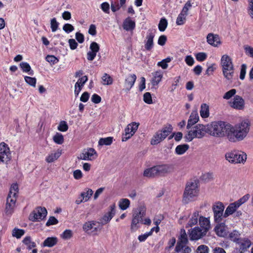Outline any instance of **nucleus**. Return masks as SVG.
<instances>
[{"label":"nucleus","instance_id":"nucleus-1","mask_svg":"<svg viewBox=\"0 0 253 253\" xmlns=\"http://www.w3.org/2000/svg\"><path fill=\"white\" fill-rule=\"evenodd\" d=\"M250 126L248 120L243 121L234 126L230 125L228 139L233 142L244 140L250 131Z\"/></svg>","mask_w":253,"mask_h":253},{"label":"nucleus","instance_id":"nucleus-2","mask_svg":"<svg viewBox=\"0 0 253 253\" xmlns=\"http://www.w3.org/2000/svg\"><path fill=\"white\" fill-rule=\"evenodd\" d=\"M199 183L196 180H191L187 182L183 193V202L188 204L194 201L199 195Z\"/></svg>","mask_w":253,"mask_h":253},{"label":"nucleus","instance_id":"nucleus-3","mask_svg":"<svg viewBox=\"0 0 253 253\" xmlns=\"http://www.w3.org/2000/svg\"><path fill=\"white\" fill-rule=\"evenodd\" d=\"M208 126L209 133L215 137H223L226 136L228 138V133L230 129V125L226 124L223 121L212 122Z\"/></svg>","mask_w":253,"mask_h":253},{"label":"nucleus","instance_id":"nucleus-4","mask_svg":"<svg viewBox=\"0 0 253 253\" xmlns=\"http://www.w3.org/2000/svg\"><path fill=\"white\" fill-rule=\"evenodd\" d=\"M19 191L17 183L11 185L8 194L5 205V212L6 215H11L14 211Z\"/></svg>","mask_w":253,"mask_h":253},{"label":"nucleus","instance_id":"nucleus-5","mask_svg":"<svg viewBox=\"0 0 253 253\" xmlns=\"http://www.w3.org/2000/svg\"><path fill=\"white\" fill-rule=\"evenodd\" d=\"M220 66L224 77L228 81H231L234 75L235 68L231 58L227 54L221 56Z\"/></svg>","mask_w":253,"mask_h":253},{"label":"nucleus","instance_id":"nucleus-6","mask_svg":"<svg viewBox=\"0 0 253 253\" xmlns=\"http://www.w3.org/2000/svg\"><path fill=\"white\" fill-rule=\"evenodd\" d=\"M207 133H209L208 126L197 124L191 128L184 138L186 141L190 142L194 138H203Z\"/></svg>","mask_w":253,"mask_h":253},{"label":"nucleus","instance_id":"nucleus-7","mask_svg":"<svg viewBox=\"0 0 253 253\" xmlns=\"http://www.w3.org/2000/svg\"><path fill=\"white\" fill-rule=\"evenodd\" d=\"M225 159L232 164H244L247 160V154L241 151L233 150L227 152Z\"/></svg>","mask_w":253,"mask_h":253},{"label":"nucleus","instance_id":"nucleus-8","mask_svg":"<svg viewBox=\"0 0 253 253\" xmlns=\"http://www.w3.org/2000/svg\"><path fill=\"white\" fill-rule=\"evenodd\" d=\"M172 130V127L170 125H169L168 126L163 127L161 130H158L152 137L151 140V144L155 145L159 144L164 140Z\"/></svg>","mask_w":253,"mask_h":253},{"label":"nucleus","instance_id":"nucleus-9","mask_svg":"<svg viewBox=\"0 0 253 253\" xmlns=\"http://www.w3.org/2000/svg\"><path fill=\"white\" fill-rule=\"evenodd\" d=\"M145 215V210L144 207H140L134 211L130 226L132 231H134L139 228V224L142 221V218Z\"/></svg>","mask_w":253,"mask_h":253},{"label":"nucleus","instance_id":"nucleus-10","mask_svg":"<svg viewBox=\"0 0 253 253\" xmlns=\"http://www.w3.org/2000/svg\"><path fill=\"white\" fill-rule=\"evenodd\" d=\"M47 213V211L45 208L39 207L36 208L30 214L29 219L32 221H39L46 217Z\"/></svg>","mask_w":253,"mask_h":253},{"label":"nucleus","instance_id":"nucleus-11","mask_svg":"<svg viewBox=\"0 0 253 253\" xmlns=\"http://www.w3.org/2000/svg\"><path fill=\"white\" fill-rule=\"evenodd\" d=\"M11 159V152L7 144L4 142L0 143V162L7 163Z\"/></svg>","mask_w":253,"mask_h":253},{"label":"nucleus","instance_id":"nucleus-12","mask_svg":"<svg viewBox=\"0 0 253 253\" xmlns=\"http://www.w3.org/2000/svg\"><path fill=\"white\" fill-rule=\"evenodd\" d=\"M224 206L221 202H217L212 207V210L214 214V220L216 223H219L222 221V217H223V211Z\"/></svg>","mask_w":253,"mask_h":253},{"label":"nucleus","instance_id":"nucleus-13","mask_svg":"<svg viewBox=\"0 0 253 253\" xmlns=\"http://www.w3.org/2000/svg\"><path fill=\"white\" fill-rule=\"evenodd\" d=\"M188 234L191 241H197L202 239L207 234L204 230L199 226H195L188 231Z\"/></svg>","mask_w":253,"mask_h":253},{"label":"nucleus","instance_id":"nucleus-14","mask_svg":"<svg viewBox=\"0 0 253 253\" xmlns=\"http://www.w3.org/2000/svg\"><path fill=\"white\" fill-rule=\"evenodd\" d=\"M139 125V123L135 122H133L128 125L125 129V133L122 136V141H126L129 139L135 133L138 129Z\"/></svg>","mask_w":253,"mask_h":253},{"label":"nucleus","instance_id":"nucleus-15","mask_svg":"<svg viewBox=\"0 0 253 253\" xmlns=\"http://www.w3.org/2000/svg\"><path fill=\"white\" fill-rule=\"evenodd\" d=\"M97 157L96 151L93 148H89L83 151L78 157V159L85 161H92L95 159Z\"/></svg>","mask_w":253,"mask_h":253},{"label":"nucleus","instance_id":"nucleus-16","mask_svg":"<svg viewBox=\"0 0 253 253\" xmlns=\"http://www.w3.org/2000/svg\"><path fill=\"white\" fill-rule=\"evenodd\" d=\"M156 31L149 29L146 34L145 40V48L146 50L150 51L154 47V38L155 36Z\"/></svg>","mask_w":253,"mask_h":253},{"label":"nucleus","instance_id":"nucleus-17","mask_svg":"<svg viewBox=\"0 0 253 253\" xmlns=\"http://www.w3.org/2000/svg\"><path fill=\"white\" fill-rule=\"evenodd\" d=\"M188 242L187 234L184 229H181L180 235L178 238V241L176 245L175 251L178 253L182 251L183 245H186Z\"/></svg>","mask_w":253,"mask_h":253},{"label":"nucleus","instance_id":"nucleus-18","mask_svg":"<svg viewBox=\"0 0 253 253\" xmlns=\"http://www.w3.org/2000/svg\"><path fill=\"white\" fill-rule=\"evenodd\" d=\"M238 247L236 249L238 253H245L251 246V242L250 240L243 238L237 243Z\"/></svg>","mask_w":253,"mask_h":253},{"label":"nucleus","instance_id":"nucleus-19","mask_svg":"<svg viewBox=\"0 0 253 253\" xmlns=\"http://www.w3.org/2000/svg\"><path fill=\"white\" fill-rule=\"evenodd\" d=\"M115 212V205L113 204L110 206L109 211L100 219V223L102 225L108 223L114 217Z\"/></svg>","mask_w":253,"mask_h":253},{"label":"nucleus","instance_id":"nucleus-20","mask_svg":"<svg viewBox=\"0 0 253 253\" xmlns=\"http://www.w3.org/2000/svg\"><path fill=\"white\" fill-rule=\"evenodd\" d=\"M158 175H165L173 170V167L171 165L163 164L156 166Z\"/></svg>","mask_w":253,"mask_h":253},{"label":"nucleus","instance_id":"nucleus-21","mask_svg":"<svg viewBox=\"0 0 253 253\" xmlns=\"http://www.w3.org/2000/svg\"><path fill=\"white\" fill-rule=\"evenodd\" d=\"M207 42L213 47H218L221 44L220 37L218 35L209 33L207 36Z\"/></svg>","mask_w":253,"mask_h":253},{"label":"nucleus","instance_id":"nucleus-22","mask_svg":"<svg viewBox=\"0 0 253 253\" xmlns=\"http://www.w3.org/2000/svg\"><path fill=\"white\" fill-rule=\"evenodd\" d=\"M152 78L151 80V83L152 88L156 89L158 87L159 84L161 82L163 76V72L159 70L152 73Z\"/></svg>","mask_w":253,"mask_h":253},{"label":"nucleus","instance_id":"nucleus-23","mask_svg":"<svg viewBox=\"0 0 253 253\" xmlns=\"http://www.w3.org/2000/svg\"><path fill=\"white\" fill-rule=\"evenodd\" d=\"M200 228L202 229L207 234L211 228L210 218L200 216L199 219Z\"/></svg>","mask_w":253,"mask_h":253},{"label":"nucleus","instance_id":"nucleus-24","mask_svg":"<svg viewBox=\"0 0 253 253\" xmlns=\"http://www.w3.org/2000/svg\"><path fill=\"white\" fill-rule=\"evenodd\" d=\"M97 222L95 221H89L85 222L83 226L84 231L87 233H93L97 231V227H95Z\"/></svg>","mask_w":253,"mask_h":253},{"label":"nucleus","instance_id":"nucleus-25","mask_svg":"<svg viewBox=\"0 0 253 253\" xmlns=\"http://www.w3.org/2000/svg\"><path fill=\"white\" fill-rule=\"evenodd\" d=\"M214 231L219 237H224L227 234V227L223 223L217 224L214 228Z\"/></svg>","mask_w":253,"mask_h":253},{"label":"nucleus","instance_id":"nucleus-26","mask_svg":"<svg viewBox=\"0 0 253 253\" xmlns=\"http://www.w3.org/2000/svg\"><path fill=\"white\" fill-rule=\"evenodd\" d=\"M244 105V99L239 95L234 96L233 101L230 102V106L237 109H242Z\"/></svg>","mask_w":253,"mask_h":253},{"label":"nucleus","instance_id":"nucleus-27","mask_svg":"<svg viewBox=\"0 0 253 253\" xmlns=\"http://www.w3.org/2000/svg\"><path fill=\"white\" fill-rule=\"evenodd\" d=\"M199 211H194L189 217L185 227L187 228L189 227H192L194 225H196L199 221Z\"/></svg>","mask_w":253,"mask_h":253},{"label":"nucleus","instance_id":"nucleus-28","mask_svg":"<svg viewBox=\"0 0 253 253\" xmlns=\"http://www.w3.org/2000/svg\"><path fill=\"white\" fill-rule=\"evenodd\" d=\"M136 80V76L135 74L128 75L125 79V86L127 91L130 89L133 86Z\"/></svg>","mask_w":253,"mask_h":253},{"label":"nucleus","instance_id":"nucleus-29","mask_svg":"<svg viewBox=\"0 0 253 253\" xmlns=\"http://www.w3.org/2000/svg\"><path fill=\"white\" fill-rule=\"evenodd\" d=\"M123 27L126 31H132L135 27V22L128 17L124 20Z\"/></svg>","mask_w":253,"mask_h":253},{"label":"nucleus","instance_id":"nucleus-30","mask_svg":"<svg viewBox=\"0 0 253 253\" xmlns=\"http://www.w3.org/2000/svg\"><path fill=\"white\" fill-rule=\"evenodd\" d=\"M239 208V207L235 202L230 204L225 210L223 214V217H227L228 216L232 214Z\"/></svg>","mask_w":253,"mask_h":253},{"label":"nucleus","instance_id":"nucleus-31","mask_svg":"<svg viewBox=\"0 0 253 253\" xmlns=\"http://www.w3.org/2000/svg\"><path fill=\"white\" fill-rule=\"evenodd\" d=\"M61 154V150L59 149L57 151H53L46 156L45 161L49 163L53 162L59 158Z\"/></svg>","mask_w":253,"mask_h":253},{"label":"nucleus","instance_id":"nucleus-32","mask_svg":"<svg viewBox=\"0 0 253 253\" xmlns=\"http://www.w3.org/2000/svg\"><path fill=\"white\" fill-rule=\"evenodd\" d=\"M58 239L56 237L47 238L42 243V246L43 247L51 248L57 244Z\"/></svg>","mask_w":253,"mask_h":253},{"label":"nucleus","instance_id":"nucleus-33","mask_svg":"<svg viewBox=\"0 0 253 253\" xmlns=\"http://www.w3.org/2000/svg\"><path fill=\"white\" fill-rule=\"evenodd\" d=\"M143 175L144 177H153L157 176L156 166L145 169Z\"/></svg>","mask_w":253,"mask_h":253},{"label":"nucleus","instance_id":"nucleus-34","mask_svg":"<svg viewBox=\"0 0 253 253\" xmlns=\"http://www.w3.org/2000/svg\"><path fill=\"white\" fill-rule=\"evenodd\" d=\"M200 115L203 118H207L210 116L209 106L206 103H203L201 105Z\"/></svg>","mask_w":253,"mask_h":253},{"label":"nucleus","instance_id":"nucleus-35","mask_svg":"<svg viewBox=\"0 0 253 253\" xmlns=\"http://www.w3.org/2000/svg\"><path fill=\"white\" fill-rule=\"evenodd\" d=\"M189 148V146L187 144L178 145L175 149V153L177 155H182L184 154Z\"/></svg>","mask_w":253,"mask_h":253},{"label":"nucleus","instance_id":"nucleus-36","mask_svg":"<svg viewBox=\"0 0 253 253\" xmlns=\"http://www.w3.org/2000/svg\"><path fill=\"white\" fill-rule=\"evenodd\" d=\"M229 238L232 241L235 242L236 244L239 242L241 240L243 239L241 238V234L240 232L236 230H233L230 233Z\"/></svg>","mask_w":253,"mask_h":253},{"label":"nucleus","instance_id":"nucleus-37","mask_svg":"<svg viewBox=\"0 0 253 253\" xmlns=\"http://www.w3.org/2000/svg\"><path fill=\"white\" fill-rule=\"evenodd\" d=\"M199 120V116L197 113H192L188 121L187 128H189L190 127L196 124Z\"/></svg>","mask_w":253,"mask_h":253},{"label":"nucleus","instance_id":"nucleus-38","mask_svg":"<svg viewBox=\"0 0 253 253\" xmlns=\"http://www.w3.org/2000/svg\"><path fill=\"white\" fill-rule=\"evenodd\" d=\"M20 66L24 72L28 73L30 75H33L34 74V71L31 70V66L27 62H21L20 64Z\"/></svg>","mask_w":253,"mask_h":253},{"label":"nucleus","instance_id":"nucleus-39","mask_svg":"<svg viewBox=\"0 0 253 253\" xmlns=\"http://www.w3.org/2000/svg\"><path fill=\"white\" fill-rule=\"evenodd\" d=\"M130 205V201L127 199H121L119 202V207L122 210H126Z\"/></svg>","mask_w":253,"mask_h":253},{"label":"nucleus","instance_id":"nucleus-40","mask_svg":"<svg viewBox=\"0 0 253 253\" xmlns=\"http://www.w3.org/2000/svg\"><path fill=\"white\" fill-rule=\"evenodd\" d=\"M93 193V192L91 189L87 188L86 191H84L81 193V196L82 197L84 202H87L90 198Z\"/></svg>","mask_w":253,"mask_h":253},{"label":"nucleus","instance_id":"nucleus-41","mask_svg":"<svg viewBox=\"0 0 253 253\" xmlns=\"http://www.w3.org/2000/svg\"><path fill=\"white\" fill-rule=\"evenodd\" d=\"M23 243L27 246L29 250L32 249L36 246V244L31 241V238L30 236L25 237L23 240Z\"/></svg>","mask_w":253,"mask_h":253},{"label":"nucleus","instance_id":"nucleus-42","mask_svg":"<svg viewBox=\"0 0 253 253\" xmlns=\"http://www.w3.org/2000/svg\"><path fill=\"white\" fill-rule=\"evenodd\" d=\"M187 15L188 14L185 13H182V12H181L176 19V24L177 25H183L185 22L186 17Z\"/></svg>","mask_w":253,"mask_h":253},{"label":"nucleus","instance_id":"nucleus-43","mask_svg":"<svg viewBox=\"0 0 253 253\" xmlns=\"http://www.w3.org/2000/svg\"><path fill=\"white\" fill-rule=\"evenodd\" d=\"M25 233V231L23 229L14 228L12 231V236L16 237L17 239L20 238Z\"/></svg>","mask_w":253,"mask_h":253},{"label":"nucleus","instance_id":"nucleus-44","mask_svg":"<svg viewBox=\"0 0 253 253\" xmlns=\"http://www.w3.org/2000/svg\"><path fill=\"white\" fill-rule=\"evenodd\" d=\"M168 26V21L165 18H162L158 25V28L160 31L164 32Z\"/></svg>","mask_w":253,"mask_h":253},{"label":"nucleus","instance_id":"nucleus-45","mask_svg":"<svg viewBox=\"0 0 253 253\" xmlns=\"http://www.w3.org/2000/svg\"><path fill=\"white\" fill-rule=\"evenodd\" d=\"M103 84L104 85H110L113 83V79L107 73L104 74L102 77Z\"/></svg>","mask_w":253,"mask_h":253},{"label":"nucleus","instance_id":"nucleus-46","mask_svg":"<svg viewBox=\"0 0 253 253\" xmlns=\"http://www.w3.org/2000/svg\"><path fill=\"white\" fill-rule=\"evenodd\" d=\"M113 142V137H108L106 138H101L99 139L98 144L100 145H110Z\"/></svg>","mask_w":253,"mask_h":253},{"label":"nucleus","instance_id":"nucleus-47","mask_svg":"<svg viewBox=\"0 0 253 253\" xmlns=\"http://www.w3.org/2000/svg\"><path fill=\"white\" fill-rule=\"evenodd\" d=\"M54 142L58 144H62L64 142L63 135L57 132L53 137Z\"/></svg>","mask_w":253,"mask_h":253},{"label":"nucleus","instance_id":"nucleus-48","mask_svg":"<svg viewBox=\"0 0 253 253\" xmlns=\"http://www.w3.org/2000/svg\"><path fill=\"white\" fill-rule=\"evenodd\" d=\"M73 236V232L71 230L66 229L61 235L60 237L64 240H68Z\"/></svg>","mask_w":253,"mask_h":253},{"label":"nucleus","instance_id":"nucleus-49","mask_svg":"<svg viewBox=\"0 0 253 253\" xmlns=\"http://www.w3.org/2000/svg\"><path fill=\"white\" fill-rule=\"evenodd\" d=\"M24 79L26 83L28 84L33 87L36 86L37 79L35 78L26 76L24 77Z\"/></svg>","mask_w":253,"mask_h":253},{"label":"nucleus","instance_id":"nucleus-50","mask_svg":"<svg viewBox=\"0 0 253 253\" xmlns=\"http://www.w3.org/2000/svg\"><path fill=\"white\" fill-rule=\"evenodd\" d=\"M59 23L57 21L55 18H53L50 20V27L52 32L56 31L58 28Z\"/></svg>","mask_w":253,"mask_h":253},{"label":"nucleus","instance_id":"nucleus-51","mask_svg":"<svg viewBox=\"0 0 253 253\" xmlns=\"http://www.w3.org/2000/svg\"><path fill=\"white\" fill-rule=\"evenodd\" d=\"M197 253H209V248L205 245H201L198 247L196 250Z\"/></svg>","mask_w":253,"mask_h":253},{"label":"nucleus","instance_id":"nucleus-52","mask_svg":"<svg viewBox=\"0 0 253 253\" xmlns=\"http://www.w3.org/2000/svg\"><path fill=\"white\" fill-rule=\"evenodd\" d=\"M68 129V126L67 123L64 121H62L60 122L58 126V129L62 132L67 131Z\"/></svg>","mask_w":253,"mask_h":253},{"label":"nucleus","instance_id":"nucleus-53","mask_svg":"<svg viewBox=\"0 0 253 253\" xmlns=\"http://www.w3.org/2000/svg\"><path fill=\"white\" fill-rule=\"evenodd\" d=\"M195 57L197 61L202 62L207 59V54L205 52H199L195 55Z\"/></svg>","mask_w":253,"mask_h":253},{"label":"nucleus","instance_id":"nucleus-54","mask_svg":"<svg viewBox=\"0 0 253 253\" xmlns=\"http://www.w3.org/2000/svg\"><path fill=\"white\" fill-rule=\"evenodd\" d=\"M143 100L144 101L148 104L153 103L151 94L150 92H146L143 95Z\"/></svg>","mask_w":253,"mask_h":253},{"label":"nucleus","instance_id":"nucleus-55","mask_svg":"<svg viewBox=\"0 0 253 253\" xmlns=\"http://www.w3.org/2000/svg\"><path fill=\"white\" fill-rule=\"evenodd\" d=\"M89 48L91 50V51L97 54V53L99 50L100 47L99 44L97 42H93L91 43Z\"/></svg>","mask_w":253,"mask_h":253},{"label":"nucleus","instance_id":"nucleus-56","mask_svg":"<svg viewBox=\"0 0 253 253\" xmlns=\"http://www.w3.org/2000/svg\"><path fill=\"white\" fill-rule=\"evenodd\" d=\"M250 198V195L246 194L243 196L239 200H237L235 202L237 203L238 206L240 207L242 204L246 202Z\"/></svg>","mask_w":253,"mask_h":253},{"label":"nucleus","instance_id":"nucleus-57","mask_svg":"<svg viewBox=\"0 0 253 253\" xmlns=\"http://www.w3.org/2000/svg\"><path fill=\"white\" fill-rule=\"evenodd\" d=\"M45 59L46 61L52 64H55L59 61V60L54 55H48L46 57Z\"/></svg>","mask_w":253,"mask_h":253},{"label":"nucleus","instance_id":"nucleus-58","mask_svg":"<svg viewBox=\"0 0 253 253\" xmlns=\"http://www.w3.org/2000/svg\"><path fill=\"white\" fill-rule=\"evenodd\" d=\"M236 92L235 89H232L229 91L226 92L223 96V98L225 99H229L232 96H233Z\"/></svg>","mask_w":253,"mask_h":253},{"label":"nucleus","instance_id":"nucleus-59","mask_svg":"<svg viewBox=\"0 0 253 253\" xmlns=\"http://www.w3.org/2000/svg\"><path fill=\"white\" fill-rule=\"evenodd\" d=\"M88 78L86 76H83V77L80 78L77 82L75 84L76 86H83L85 84V83L87 81Z\"/></svg>","mask_w":253,"mask_h":253},{"label":"nucleus","instance_id":"nucleus-60","mask_svg":"<svg viewBox=\"0 0 253 253\" xmlns=\"http://www.w3.org/2000/svg\"><path fill=\"white\" fill-rule=\"evenodd\" d=\"M100 8L105 13L109 14L110 12V5L107 2H104L100 5Z\"/></svg>","mask_w":253,"mask_h":253},{"label":"nucleus","instance_id":"nucleus-61","mask_svg":"<svg viewBox=\"0 0 253 253\" xmlns=\"http://www.w3.org/2000/svg\"><path fill=\"white\" fill-rule=\"evenodd\" d=\"M63 30L67 33L69 34L74 30V27L70 24H65L63 26Z\"/></svg>","mask_w":253,"mask_h":253},{"label":"nucleus","instance_id":"nucleus-62","mask_svg":"<svg viewBox=\"0 0 253 253\" xmlns=\"http://www.w3.org/2000/svg\"><path fill=\"white\" fill-rule=\"evenodd\" d=\"M247 66L246 64H243L241 67V71L240 74V79L242 80H244L246 74Z\"/></svg>","mask_w":253,"mask_h":253},{"label":"nucleus","instance_id":"nucleus-63","mask_svg":"<svg viewBox=\"0 0 253 253\" xmlns=\"http://www.w3.org/2000/svg\"><path fill=\"white\" fill-rule=\"evenodd\" d=\"M58 222V220L54 216H50L46 223V226H49L51 225H55Z\"/></svg>","mask_w":253,"mask_h":253},{"label":"nucleus","instance_id":"nucleus-64","mask_svg":"<svg viewBox=\"0 0 253 253\" xmlns=\"http://www.w3.org/2000/svg\"><path fill=\"white\" fill-rule=\"evenodd\" d=\"M248 13L253 19V0H249Z\"/></svg>","mask_w":253,"mask_h":253}]
</instances>
